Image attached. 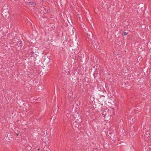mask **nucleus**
Masks as SVG:
<instances>
[{
	"label": "nucleus",
	"mask_w": 151,
	"mask_h": 151,
	"mask_svg": "<svg viewBox=\"0 0 151 151\" xmlns=\"http://www.w3.org/2000/svg\"><path fill=\"white\" fill-rule=\"evenodd\" d=\"M130 119L132 120V122H134L135 121V118H133L132 117H131L130 118Z\"/></svg>",
	"instance_id": "10"
},
{
	"label": "nucleus",
	"mask_w": 151,
	"mask_h": 151,
	"mask_svg": "<svg viewBox=\"0 0 151 151\" xmlns=\"http://www.w3.org/2000/svg\"><path fill=\"white\" fill-rule=\"evenodd\" d=\"M127 33L126 32H124L122 33V35L123 36L127 35Z\"/></svg>",
	"instance_id": "9"
},
{
	"label": "nucleus",
	"mask_w": 151,
	"mask_h": 151,
	"mask_svg": "<svg viewBox=\"0 0 151 151\" xmlns=\"http://www.w3.org/2000/svg\"><path fill=\"white\" fill-rule=\"evenodd\" d=\"M14 3L15 4H17V2H14Z\"/></svg>",
	"instance_id": "18"
},
{
	"label": "nucleus",
	"mask_w": 151,
	"mask_h": 151,
	"mask_svg": "<svg viewBox=\"0 0 151 151\" xmlns=\"http://www.w3.org/2000/svg\"><path fill=\"white\" fill-rule=\"evenodd\" d=\"M92 45L95 48H98V46L99 45L98 41L97 40H94L92 42Z\"/></svg>",
	"instance_id": "4"
},
{
	"label": "nucleus",
	"mask_w": 151,
	"mask_h": 151,
	"mask_svg": "<svg viewBox=\"0 0 151 151\" xmlns=\"http://www.w3.org/2000/svg\"><path fill=\"white\" fill-rule=\"evenodd\" d=\"M47 13H49L50 12V10L49 9H48L47 10Z\"/></svg>",
	"instance_id": "15"
},
{
	"label": "nucleus",
	"mask_w": 151,
	"mask_h": 151,
	"mask_svg": "<svg viewBox=\"0 0 151 151\" xmlns=\"http://www.w3.org/2000/svg\"><path fill=\"white\" fill-rule=\"evenodd\" d=\"M113 114H115V113H114V112H113Z\"/></svg>",
	"instance_id": "19"
},
{
	"label": "nucleus",
	"mask_w": 151,
	"mask_h": 151,
	"mask_svg": "<svg viewBox=\"0 0 151 151\" xmlns=\"http://www.w3.org/2000/svg\"><path fill=\"white\" fill-rule=\"evenodd\" d=\"M14 133L16 134L17 136H18L19 135V133L18 131H16V132H15Z\"/></svg>",
	"instance_id": "11"
},
{
	"label": "nucleus",
	"mask_w": 151,
	"mask_h": 151,
	"mask_svg": "<svg viewBox=\"0 0 151 151\" xmlns=\"http://www.w3.org/2000/svg\"><path fill=\"white\" fill-rule=\"evenodd\" d=\"M53 119H54V118H55V117H53Z\"/></svg>",
	"instance_id": "22"
},
{
	"label": "nucleus",
	"mask_w": 151,
	"mask_h": 151,
	"mask_svg": "<svg viewBox=\"0 0 151 151\" xmlns=\"http://www.w3.org/2000/svg\"><path fill=\"white\" fill-rule=\"evenodd\" d=\"M148 130L147 128V129L145 128L143 130V133L144 134V136L147 137H148L150 135V133L148 131Z\"/></svg>",
	"instance_id": "3"
},
{
	"label": "nucleus",
	"mask_w": 151,
	"mask_h": 151,
	"mask_svg": "<svg viewBox=\"0 0 151 151\" xmlns=\"http://www.w3.org/2000/svg\"><path fill=\"white\" fill-rule=\"evenodd\" d=\"M38 150H39V149H38Z\"/></svg>",
	"instance_id": "24"
},
{
	"label": "nucleus",
	"mask_w": 151,
	"mask_h": 151,
	"mask_svg": "<svg viewBox=\"0 0 151 151\" xmlns=\"http://www.w3.org/2000/svg\"><path fill=\"white\" fill-rule=\"evenodd\" d=\"M40 1H43L44 0H40Z\"/></svg>",
	"instance_id": "20"
},
{
	"label": "nucleus",
	"mask_w": 151,
	"mask_h": 151,
	"mask_svg": "<svg viewBox=\"0 0 151 151\" xmlns=\"http://www.w3.org/2000/svg\"><path fill=\"white\" fill-rule=\"evenodd\" d=\"M137 109H138V108H137L136 109H134V112L135 113H137Z\"/></svg>",
	"instance_id": "12"
},
{
	"label": "nucleus",
	"mask_w": 151,
	"mask_h": 151,
	"mask_svg": "<svg viewBox=\"0 0 151 151\" xmlns=\"http://www.w3.org/2000/svg\"><path fill=\"white\" fill-rule=\"evenodd\" d=\"M6 139H7V138H6Z\"/></svg>",
	"instance_id": "23"
},
{
	"label": "nucleus",
	"mask_w": 151,
	"mask_h": 151,
	"mask_svg": "<svg viewBox=\"0 0 151 151\" xmlns=\"http://www.w3.org/2000/svg\"><path fill=\"white\" fill-rule=\"evenodd\" d=\"M28 5L31 7H34L36 5V3L35 2L33 1L29 2L28 3Z\"/></svg>",
	"instance_id": "6"
},
{
	"label": "nucleus",
	"mask_w": 151,
	"mask_h": 151,
	"mask_svg": "<svg viewBox=\"0 0 151 151\" xmlns=\"http://www.w3.org/2000/svg\"><path fill=\"white\" fill-rule=\"evenodd\" d=\"M46 151H49V149H48L47 150H46Z\"/></svg>",
	"instance_id": "17"
},
{
	"label": "nucleus",
	"mask_w": 151,
	"mask_h": 151,
	"mask_svg": "<svg viewBox=\"0 0 151 151\" xmlns=\"http://www.w3.org/2000/svg\"><path fill=\"white\" fill-rule=\"evenodd\" d=\"M43 59L44 60V61H45V60H47V61H46V63H47L48 62V61L49 60V59L47 57H44V58H43Z\"/></svg>",
	"instance_id": "8"
},
{
	"label": "nucleus",
	"mask_w": 151,
	"mask_h": 151,
	"mask_svg": "<svg viewBox=\"0 0 151 151\" xmlns=\"http://www.w3.org/2000/svg\"><path fill=\"white\" fill-rule=\"evenodd\" d=\"M22 42L21 41H19L17 42V45L19 47H21L22 46Z\"/></svg>",
	"instance_id": "7"
},
{
	"label": "nucleus",
	"mask_w": 151,
	"mask_h": 151,
	"mask_svg": "<svg viewBox=\"0 0 151 151\" xmlns=\"http://www.w3.org/2000/svg\"><path fill=\"white\" fill-rule=\"evenodd\" d=\"M88 36H89V37H88L89 38L90 37H92V33H90V34L88 35Z\"/></svg>",
	"instance_id": "13"
},
{
	"label": "nucleus",
	"mask_w": 151,
	"mask_h": 151,
	"mask_svg": "<svg viewBox=\"0 0 151 151\" xmlns=\"http://www.w3.org/2000/svg\"><path fill=\"white\" fill-rule=\"evenodd\" d=\"M102 114L105 120H108L110 119L111 116L109 114L108 110H107V111L105 110H103Z\"/></svg>",
	"instance_id": "2"
},
{
	"label": "nucleus",
	"mask_w": 151,
	"mask_h": 151,
	"mask_svg": "<svg viewBox=\"0 0 151 151\" xmlns=\"http://www.w3.org/2000/svg\"><path fill=\"white\" fill-rule=\"evenodd\" d=\"M111 110H112V111H113V108L111 109Z\"/></svg>",
	"instance_id": "21"
},
{
	"label": "nucleus",
	"mask_w": 151,
	"mask_h": 151,
	"mask_svg": "<svg viewBox=\"0 0 151 151\" xmlns=\"http://www.w3.org/2000/svg\"><path fill=\"white\" fill-rule=\"evenodd\" d=\"M102 91L103 92V93H104V92L106 93V91L105 90H103Z\"/></svg>",
	"instance_id": "16"
},
{
	"label": "nucleus",
	"mask_w": 151,
	"mask_h": 151,
	"mask_svg": "<svg viewBox=\"0 0 151 151\" xmlns=\"http://www.w3.org/2000/svg\"><path fill=\"white\" fill-rule=\"evenodd\" d=\"M98 149L97 148H95L94 149L93 151H98Z\"/></svg>",
	"instance_id": "14"
},
{
	"label": "nucleus",
	"mask_w": 151,
	"mask_h": 151,
	"mask_svg": "<svg viewBox=\"0 0 151 151\" xmlns=\"http://www.w3.org/2000/svg\"><path fill=\"white\" fill-rule=\"evenodd\" d=\"M81 122H78L77 121H75L74 122H73L72 124V127H77L78 126V124H80Z\"/></svg>",
	"instance_id": "5"
},
{
	"label": "nucleus",
	"mask_w": 151,
	"mask_h": 151,
	"mask_svg": "<svg viewBox=\"0 0 151 151\" xmlns=\"http://www.w3.org/2000/svg\"><path fill=\"white\" fill-rule=\"evenodd\" d=\"M66 116L70 119H72L73 121H77L79 122H81L82 119L81 116L78 113H76L74 116L71 115L69 111H66Z\"/></svg>",
	"instance_id": "1"
}]
</instances>
